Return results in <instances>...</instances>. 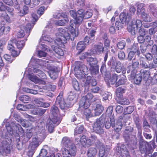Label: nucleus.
I'll list each match as a JSON object with an SVG mask.
<instances>
[{"mask_svg": "<svg viewBox=\"0 0 157 157\" xmlns=\"http://www.w3.org/2000/svg\"><path fill=\"white\" fill-rule=\"evenodd\" d=\"M94 48L95 51L97 54H101L104 51V48L102 43H100L98 44L95 45Z\"/></svg>", "mask_w": 157, "mask_h": 157, "instance_id": "nucleus-23", "label": "nucleus"}, {"mask_svg": "<svg viewBox=\"0 0 157 157\" xmlns=\"http://www.w3.org/2000/svg\"><path fill=\"white\" fill-rule=\"evenodd\" d=\"M40 124L41 125L40 128V142H42L46 137L45 133V124L44 122H40Z\"/></svg>", "mask_w": 157, "mask_h": 157, "instance_id": "nucleus-13", "label": "nucleus"}, {"mask_svg": "<svg viewBox=\"0 0 157 157\" xmlns=\"http://www.w3.org/2000/svg\"><path fill=\"white\" fill-rule=\"evenodd\" d=\"M29 12V10L28 7L26 6H24L23 10L19 11V14L20 16H23L28 14Z\"/></svg>", "mask_w": 157, "mask_h": 157, "instance_id": "nucleus-38", "label": "nucleus"}, {"mask_svg": "<svg viewBox=\"0 0 157 157\" xmlns=\"http://www.w3.org/2000/svg\"><path fill=\"white\" fill-rule=\"evenodd\" d=\"M48 73L50 78L53 79H56L58 77V73L54 69L50 70Z\"/></svg>", "mask_w": 157, "mask_h": 157, "instance_id": "nucleus-27", "label": "nucleus"}, {"mask_svg": "<svg viewBox=\"0 0 157 157\" xmlns=\"http://www.w3.org/2000/svg\"><path fill=\"white\" fill-rule=\"evenodd\" d=\"M23 90L26 92L31 93L34 94H37V90L30 89L28 88H24L23 89Z\"/></svg>", "mask_w": 157, "mask_h": 157, "instance_id": "nucleus-56", "label": "nucleus"}, {"mask_svg": "<svg viewBox=\"0 0 157 157\" xmlns=\"http://www.w3.org/2000/svg\"><path fill=\"white\" fill-rule=\"evenodd\" d=\"M96 33V29H89L88 30V34L90 37V40L93 41L95 38V35Z\"/></svg>", "mask_w": 157, "mask_h": 157, "instance_id": "nucleus-33", "label": "nucleus"}, {"mask_svg": "<svg viewBox=\"0 0 157 157\" xmlns=\"http://www.w3.org/2000/svg\"><path fill=\"white\" fill-rule=\"evenodd\" d=\"M133 131V128L131 126H129L126 128L124 131L123 136L124 137H128L129 136V135L128 133L129 132H132Z\"/></svg>", "mask_w": 157, "mask_h": 157, "instance_id": "nucleus-35", "label": "nucleus"}, {"mask_svg": "<svg viewBox=\"0 0 157 157\" xmlns=\"http://www.w3.org/2000/svg\"><path fill=\"white\" fill-rule=\"evenodd\" d=\"M83 108L85 109L83 112L84 114L86 117H90L91 114V112L90 110L89 109H88V108Z\"/></svg>", "mask_w": 157, "mask_h": 157, "instance_id": "nucleus-63", "label": "nucleus"}, {"mask_svg": "<svg viewBox=\"0 0 157 157\" xmlns=\"http://www.w3.org/2000/svg\"><path fill=\"white\" fill-rule=\"evenodd\" d=\"M85 45L82 41H80L78 43L76 46L77 49L79 51L78 54H79L85 49L86 48Z\"/></svg>", "mask_w": 157, "mask_h": 157, "instance_id": "nucleus-29", "label": "nucleus"}, {"mask_svg": "<svg viewBox=\"0 0 157 157\" xmlns=\"http://www.w3.org/2000/svg\"><path fill=\"white\" fill-rule=\"evenodd\" d=\"M150 10L154 16L157 18V8L152 6H150Z\"/></svg>", "mask_w": 157, "mask_h": 157, "instance_id": "nucleus-50", "label": "nucleus"}, {"mask_svg": "<svg viewBox=\"0 0 157 157\" xmlns=\"http://www.w3.org/2000/svg\"><path fill=\"white\" fill-rule=\"evenodd\" d=\"M10 28L9 26H2L0 29V33L2 34L4 33V34H7L10 31Z\"/></svg>", "mask_w": 157, "mask_h": 157, "instance_id": "nucleus-47", "label": "nucleus"}, {"mask_svg": "<svg viewBox=\"0 0 157 157\" xmlns=\"http://www.w3.org/2000/svg\"><path fill=\"white\" fill-rule=\"evenodd\" d=\"M13 41L15 44L17 46V48L18 49H21L25 46V40H20L17 41L15 39H13Z\"/></svg>", "mask_w": 157, "mask_h": 157, "instance_id": "nucleus-26", "label": "nucleus"}, {"mask_svg": "<svg viewBox=\"0 0 157 157\" xmlns=\"http://www.w3.org/2000/svg\"><path fill=\"white\" fill-rule=\"evenodd\" d=\"M87 60L90 66L97 65L98 60L96 58L90 57L87 58Z\"/></svg>", "mask_w": 157, "mask_h": 157, "instance_id": "nucleus-37", "label": "nucleus"}, {"mask_svg": "<svg viewBox=\"0 0 157 157\" xmlns=\"http://www.w3.org/2000/svg\"><path fill=\"white\" fill-rule=\"evenodd\" d=\"M122 68V64L119 61L116 65L114 69H115L117 73H120L121 71Z\"/></svg>", "mask_w": 157, "mask_h": 157, "instance_id": "nucleus-49", "label": "nucleus"}, {"mask_svg": "<svg viewBox=\"0 0 157 157\" xmlns=\"http://www.w3.org/2000/svg\"><path fill=\"white\" fill-rule=\"evenodd\" d=\"M103 127V126L101 125L100 124L95 122L94 123V126L93 129L95 133L99 135H101L104 133Z\"/></svg>", "mask_w": 157, "mask_h": 157, "instance_id": "nucleus-12", "label": "nucleus"}, {"mask_svg": "<svg viewBox=\"0 0 157 157\" xmlns=\"http://www.w3.org/2000/svg\"><path fill=\"white\" fill-rule=\"evenodd\" d=\"M134 110V108L133 106H129L124 109V113L125 114H128L131 113Z\"/></svg>", "mask_w": 157, "mask_h": 157, "instance_id": "nucleus-45", "label": "nucleus"}, {"mask_svg": "<svg viewBox=\"0 0 157 157\" xmlns=\"http://www.w3.org/2000/svg\"><path fill=\"white\" fill-rule=\"evenodd\" d=\"M14 127L18 130V132L20 133L21 135H23L24 133V130L20 124H15Z\"/></svg>", "mask_w": 157, "mask_h": 157, "instance_id": "nucleus-58", "label": "nucleus"}, {"mask_svg": "<svg viewBox=\"0 0 157 157\" xmlns=\"http://www.w3.org/2000/svg\"><path fill=\"white\" fill-rule=\"evenodd\" d=\"M125 89L122 87L117 88L116 90V98H121L123 97V94L125 92Z\"/></svg>", "mask_w": 157, "mask_h": 157, "instance_id": "nucleus-22", "label": "nucleus"}, {"mask_svg": "<svg viewBox=\"0 0 157 157\" xmlns=\"http://www.w3.org/2000/svg\"><path fill=\"white\" fill-rule=\"evenodd\" d=\"M29 79L31 81L35 83L38 82L39 81L38 77L34 75H30L29 76Z\"/></svg>", "mask_w": 157, "mask_h": 157, "instance_id": "nucleus-57", "label": "nucleus"}, {"mask_svg": "<svg viewBox=\"0 0 157 157\" xmlns=\"http://www.w3.org/2000/svg\"><path fill=\"white\" fill-rule=\"evenodd\" d=\"M30 98L28 96L24 95L21 96L19 98V100L21 101L24 103L28 101H29Z\"/></svg>", "mask_w": 157, "mask_h": 157, "instance_id": "nucleus-55", "label": "nucleus"}, {"mask_svg": "<svg viewBox=\"0 0 157 157\" xmlns=\"http://www.w3.org/2000/svg\"><path fill=\"white\" fill-rule=\"evenodd\" d=\"M113 107L112 105H110L109 106L106 111V113L109 115L108 116H109V115H111L113 112Z\"/></svg>", "mask_w": 157, "mask_h": 157, "instance_id": "nucleus-60", "label": "nucleus"}, {"mask_svg": "<svg viewBox=\"0 0 157 157\" xmlns=\"http://www.w3.org/2000/svg\"><path fill=\"white\" fill-rule=\"evenodd\" d=\"M72 85L74 89L76 90H79L80 87L79 84L76 79H75L72 81Z\"/></svg>", "mask_w": 157, "mask_h": 157, "instance_id": "nucleus-54", "label": "nucleus"}, {"mask_svg": "<svg viewBox=\"0 0 157 157\" xmlns=\"http://www.w3.org/2000/svg\"><path fill=\"white\" fill-rule=\"evenodd\" d=\"M78 15H80L77 19V23H82L84 18L85 19H88L90 18L92 15V13L90 10H87L85 11L84 10L81 9L78 10Z\"/></svg>", "mask_w": 157, "mask_h": 157, "instance_id": "nucleus-8", "label": "nucleus"}, {"mask_svg": "<svg viewBox=\"0 0 157 157\" xmlns=\"http://www.w3.org/2000/svg\"><path fill=\"white\" fill-rule=\"evenodd\" d=\"M75 141L77 142V144H78L79 145H81L83 147H86V141H87V139L86 136L85 135H82L79 140L78 138H75Z\"/></svg>", "mask_w": 157, "mask_h": 157, "instance_id": "nucleus-18", "label": "nucleus"}, {"mask_svg": "<svg viewBox=\"0 0 157 157\" xmlns=\"http://www.w3.org/2000/svg\"><path fill=\"white\" fill-rule=\"evenodd\" d=\"M102 38L104 41V46L105 47H109L110 45V40L108 39L107 34L105 33Z\"/></svg>", "mask_w": 157, "mask_h": 157, "instance_id": "nucleus-39", "label": "nucleus"}, {"mask_svg": "<svg viewBox=\"0 0 157 157\" xmlns=\"http://www.w3.org/2000/svg\"><path fill=\"white\" fill-rule=\"evenodd\" d=\"M63 92L62 91L59 93V95L56 98V103L59 105V107L61 109H64L67 108V106L63 98Z\"/></svg>", "mask_w": 157, "mask_h": 157, "instance_id": "nucleus-9", "label": "nucleus"}, {"mask_svg": "<svg viewBox=\"0 0 157 157\" xmlns=\"http://www.w3.org/2000/svg\"><path fill=\"white\" fill-rule=\"evenodd\" d=\"M69 21L68 19H66L64 20H59L55 23V24L58 26H63L65 24L67 23Z\"/></svg>", "mask_w": 157, "mask_h": 157, "instance_id": "nucleus-44", "label": "nucleus"}, {"mask_svg": "<svg viewBox=\"0 0 157 157\" xmlns=\"http://www.w3.org/2000/svg\"><path fill=\"white\" fill-rule=\"evenodd\" d=\"M139 149L142 153L146 152L148 154H151L148 149L149 144L148 143L144 140L143 139L140 140L139 141Z\"/></svg>", "mask_w": 157, "mask_h": 157, "instance_id": "nucleus-10", "label": "nucleus"}, {"mask_svg": "<svg viewBox=\"0 0 157 157\" xmlns=\"http://www.w3.org/2000/svg\"><path fill=\"white\" fill-rule=\"evenodd\" d=\"M97 151L94 147H90L87 152V157H94L96 155Z\"/></svg>", "mask_w": 157, "mask_h": 157, "instance_id": "nucleus-24", "label": "nucleus"}, {"mask_svg": "<svg viewBox=\"0 0 157 157\" xmlns=\"http://www.w3.org/2000/svg\"><path fill=\"white\" fill-rule=\"evenodd\" d=\"M7 132L5 134V138L3 139L1 142L2 148L1 151L0 150V157L2 156H5L7 154L10 153V143L11 141V138L13 136H15L18 135L17 131L12 130L10 126H6Z\"/></svg>", "mask_w": 157, "mask_h": 157, "instance_id": "nucleus-2", "label": "nucleus"}, {"mask_svg": "<svg viewBox=\"0 0 157 157\" xmlns=\"http://www.w3.org/2000/svg\"><path fill=\"white\" fill-rule=\"evenodd\" d=\"M118 56L119 58L120 59L123 60L125 57V53L122 51H120L118 52Z\"/></svg>", "mask_w": 157, "mask_h": 157, "instance_id": "nucleus-59", "label": "nucleus"}, {"mask_svg": "<svg viewBox=\"0 0 157 157\" xmlns=\"http://www.w3.org/2000/svg\"><path fill=\"white\" fill-rule=\"evenodd\" d=\"M31 20L32 23H34L38 20V18L36 14L35 13L32 14Z\"/></svg>", "mask_w": 157, "mask_h": 157, "instance_id": "nucleus-61", "label": "nucleus"}, {"mask_svg": "<svg viewBox=\"0 0 157 157\" xmlns=\"http://www.w3.org/2000/svg\"><path fill=\"white\" fill-rule=\"evenodd\" d=\"M69 12L71 16L75 20L76 23L77 24L80 25V23H78L77 21V19L79 16V15H80L78 14V11L76 12V11L70 10L69 11Z\"/></svg>", "mask_w": 157, "mask_h": 157, "instance_id": "nucleus-36", "label": "nucleus"}, {"mask_svg": "<svg viewBox=\"0 0 157 157\" xmlns=\"http://www.w3.org/2000/svg\"><path fill=\"white\" fill-rule=\"evenodd\" d=\"M147 32V31H146L145 29L144 28H140L138 31V33L140 35L145 36Z\"/></svg>", "mask_w": 157, "mask_h": 157, "instance_id": "nucleus-62", "label": "nucleus"}, {"mask_svg": "<svg viewBox=\"0 0 157 157\" xmlns=\"http://www.w3.org/2000/svg\"><path fill=\"white\" fill-rule=\"evenodd\" d=\"M75 73V76L77 77H79L81 75V71L79 66H75L74 69Z\"/></svg>", "mask_w": 157, "mask_h": 157, "instance_id": "nucleus-48", "label": "nucleus"}, {"mask_svg": "<svg viewBox=\"0 0 157 157\" xmlns=\"http://www.w3.org/2000/svg\"><path fill=\"white\" fill-rule=\"evenodd\" d=\"M117 75L115 73H113L112 74L109 80L107 78H105L104 79L105 81L107 83V84H108L109 85L111 84L113 85L115 84L117 82Z\"/></svg>", "mask_w": 157, "mask_h": 157, "instance_id": "nucleus-14", "label": "nucleus"}, {"mask_svg": "<svg viewBox=\"0 0 157 157\" xmlns=\"http://www.w3.org/2000/svg\"><path fill=\"white\" fill-rule=\"evenodd\" d=\"M130 79H133L134 83L139 85L141 84L142 79V75L140 74L136 75V73L132 71L130 75Z\"/></svg>", "mask_w": 157, "mask_h": 157, "instance_id": "nucleus-11", "label": "nucleus"}, {"mask_svg": "<svg viewBox=\"0 0 157 157\" xmlns=\"http://www.w3.org/2000/svg\"><path fill=\"white\" fill-rule=\"evenodd\" d=\"M62 143L64 147L62 149L63 155V157H71L75 155L76 148L73 141L68 137H64Z\"/></svg>", "mask_w": 157, "mask_h": 157, "instance_id": "nucleus-4", "label": "nucleus"}, {"mask_svg": "<svg viewBox=\"0 0 157 157\" xmlns=\"http://www.w3.org/2000/svg\"><path fill=\"white\" fill-rule=\"evenodd\" d=\"M131 49L132 51L135 53H136L137 54L138 56H139L140 54L138 44L137 43L134 44L132 45Z\"/></svg>", "mask_w": 157, "mask_h": 157, "instance_id": "nucleus-41", "label": "nucleus"}, {"mask_svg": "<svg viewBox=\"0 0 157 157\" xmlns=\"http://www.w3.org/2000/svg\"><path fill=\"white\" fill-rule=\"evenodd\" d=\"M53 50L58 56H61L64 55L63 51L60 48L57 47H55L54 48Z\"/></svg>", "mask_w": 157, "mask_h": 157, "instance_id": "nucleus-43", "label": "nucleus"}, {"mask_svg": "<svg viewBox=\"0 0 157 157\" xmlns=\"http://www.w3.org/2000/svg\"><path fill=\"white\" fill-rule=\"evenodd\" d=\"M58 31L61 34L60 38H58L55 40V42L57 44V45L62 47V45L67 42V38L69 36V34L66 31L65 29L62 28L58 29Z\"/></svg>", "mask_w": 157, "mask_h": 157, "instance_id": "nucleus-6", "label": "nucleus"}, {"mask_svg": "<svg viewBox=\"0 0 157 157\" xmlns=\"http://www.w3.org/2000/svg\"><path fill=\"white\" fill-rule=\"evenodd\" d=\"M95 144L97 147L99 148V156L102 157L105 155H108L110 150V148L109 146L107 145L105 146L99 140L96 141Z\"/></svg>", "mask_w": 157, "mask_h": 157, "instance_id": "nucleus-7", "label": "nucleus"}, {"mask_svg": "<svg viewBox=\"0 0 157 157\" xmlns=\"http://www.w3.org/2000/svg\"><path fill=\"white\" fill-rule=\"evenodd\" d=\"M83 129L84 126L83 125H80L77 126L74 130V135L75 136L82 133L83 131Z\"/></svg>", "mask_w": 157, "mask_h": 157, "instance_id": "nucleus-30", "label": "nucleus"}, {"mask_svg": "<svg viewBox=\"0 0 157 157\" xmlns=\"http://www.w3.org/2000/svg\"><path fill=\"white\" fill-rule=\"evenodd\" d=\"M117 103L121 105H128L129 104V101L128 99L126 98H116Z\"/></svg>", "mask_w": 157, "mask_h": 157, "instance_id": "nucleus-31", "label": "nucleus"}, {"mask_svg": "<svg viewBox=\"0 0 157 157\" xmlns=\"http://www.w3.org/2000/svg\"><path fill=\"white\" fill-rule=\"evenodd\" d=\"M6 4L12 6H13L16 9H19L20 8V5L18 3L17 0H2Z\"/></svg>", "mask_w": 157, "mask_h": 157, "instance_id": "nucleus-17", "label": "nucleus"}, {"mask_svg": "<svg viewBox=\"0 0 157 157\" xmlns=\"http://www.w3.org/2000/svg\"><path fill=\"white\" fill-rule=\"evenodd\" d=\"M122 126V122L120 120H118L116 124H115V128L114 129L116 132H118L121 130Z\"/></svg>", "mask_w": 157, "mask_h": 157, "instance_id": "nucleus-34", "label": "nucleus"}, {"mask_svg": "<svg viewBox=\"0 0 157 157\" xmlns=\"http://www.w3.org/2000/svg\"><path fill=\"white\" fill-rule=\"evenodd\" d=\"M119 76L121 78L115 84V86L116 87L120 85L124 84L127 80L126 77L124 75H120Z\"/></svg>", "mask_w": 157, "mask_h": 157, "instance_id": "nucleus-19", "label": "nucleus"}, {"mask_svg": "<svg viewBox=\"0 0 157 157\" xmlns=\"http://www.w3.org/2000/svg\"><path fill=\"white\" fill-rule=\"evenodd\" d=\"M104 109V107L101 105L97 104L96 105V108L94 109L95 115L99 116L102 113Z\"/></svg>", "mask_w": 157, "mask_h": 157, "instance_id": "nucleus-21", "label": "nucleus"}, {"mask_svg": "<svg viewBox=\"0 0 157 157\" xmlns=\"http://www.w3.org/2000/svg\"><path fill=\"white\" fill-rule=\"evenodd\" d=\"M86 83L89 86H94L97 84V82L95 79L92 78L90 76H87L86 77Z\"/></svg>", "mask_w": 157, "mask_h": 157, "instance_id": "nucleus-20", "label": "nucleus"}, {"mask_svg": "<svg viewBox=\"0 0 157 157\" xmlns=\"http://www.w3.org/2000/svg\"><path fill=\"white\" fill-rule=\"evenodd\" d=\"M34 24L35 23H32V24L29 23L26 25L25 27V30L26 33H28V35L29 34L30 30L32 29Z\"/></svg>", "mask_w": 157, "mask_h": 157, "instance_id": "nucleus-46", "label": "nucleus"}, {"mask_svg": "<svg viewBox=\"0 0 157 157\" xmlns=\"http://www.w3.org/2000/svg\"><path fill=\"white\" fill-rule=\"evenodd\" d=\"M119 61L114 56H112L108 63V65L111 67V68H114V67L117 63Z\"/></svg>", "mask_w": 157, "mask_h": 157, "instance_id": "nucleus-25", "label": "nucleus"}, {"mask_svg": "<svg viewBox=\"0 0 157 157\" xmlns=\"http://www.w3.org/2000/svg\"><path fill=\"white\" fill-rule=\"evenodd\" d=\"M94 97L93 95L90 93H88L86 95L82 97L79 101V107L88 108L90 105V102L95 101L93 99Z\"/></svg>", "mask_w": 157, "mask_h": 157, "instance_id": "nucleus-5", "label": "nucleus"}, {"mask_svg": "<svg viewBox=\"0 0 157 157\" xmlns=\"http://www.w3.org/2000/svg\"><path fill=\"white\" fill-rule=\"evenodd\" d=\"M149 146H148V149H149V151L151 152V153H152L153 149L151 145L154 147L155 148V141L154 140H152L151 141L149 142L148 143Z\"/></svg>", "mask_w": 157, "mask_h": 157, "instance_id": "nucleus-52", "label": "nucleus"}, {"mask_svg": "<svg viewBox=\"0 0 157 157\" xmlns=\"http://www.w3.org/2000/svg\"><path fill=\"white\" fill-rule=\"evenodd\" d=\"M47 147L46 146H44V148L41 149L40 151V157H45L47 154V150L45 148Z\"/></svg>", "mask_w": 157, "mask_h": 157, "instance_id": "nucleus-51", "label": "nucleus"}, {"mask_svg": "<svg viewBox=\"0 0 157 157\" xmlns=\"http://www.w3.org/2000/svg\"><path fill=\"white\" fill-rule=\"evenodd\" d=\"M109 116H107L105 114H103L96 120L95 122L104 126L106 121L107 120H108L109 119Z\"/></svg>", "mask_w": 157, "mask_h": 157, "instance_id": "nucleus-16", "label": "nucleus"}, {"mask_svg": "<svg viewBox=\"0 0 157 157\" xmlns=\"http://www.w3.org/2000/svg\"><path fill=\"white\" fill-rule=\"evenodd\" d=\"M140 72L143 74V76L144 79L147 80L149 77L150 73L149 71L144 69H141Z\"/></svg>", "mask_w": 157, "mask_h": 157, "instance_id": "nucleus-42", "label": "nucleus"}, {"mask_svg": "<svg viewBox=\"0 0 157 157\" xmlns=\"http://www.w3.org/2000/svg\"><path fill=\"white\" fill-rule=\"evenodd\" d=\"M89 70L92 74L96 75L99 72V66L98 65L90 66Z\"/></svg>", "mask_w": 157, "mask_h": 157, "instance_id": "nucleus-32", "label": "nucleus"}, {"mask_svg": "<svg viewBox=\"0 0 157 157\" xmlns=\"http://www.w3.org/2000/svg\"><path fill=\"white\" fill-rule=\"evenodd\" d=\"M14 42L13 41V40H10L8 43L7 48L10 51H11L12 50H13V49H14V48L12 44Z\"/></svg>", "mask_w": 157, "mask_h": 157, "instance_id": "nucleus-64", "label": "nucleus"}, {"mask_svg": "<svg viewBox=\"0 0 157 157\" xmlns=\"http://www.w3.org/2000/svg\"><path fill=\"white\" fill-rule=\"evenodd\" d=\"M134 121L137 129L138 130H140L141 128V122L140 121V119L139 117H135L134 119Z\"/></svg>", "mask_w": 157, "mask_h": 157, "instance_id": "nucleus-40", "label": "nucleus"}, {"mask_svg": "<svg viewBox=\"0 0 157 157\" xmlns=\"http://www.w3.org/2000/svg\"><path fill=\"white\" fill-rule=\"evenodd\" d=\"M113 119H111V118L109 117V119L108 120L106 121L104 125H105V127L106 129H109L111 125L112 128L115 127V123L113 120Z\"/></svg>", "mask_w": 157, "mask_h": 157, "instance_id": "nucleus-28", "label": "nucleus"}, {"mask_svg": "<svg viewBox=\"0 0 157 157\" xmlns=\"http://www.w3.org/2000/svg\"><path fill=\"white\" fill-rule=\"evenodd\" d=\"M145 9L143 8L140 10V12L141 13L142 18L144 21L151 22L152 21V19L148 14L145 12Z\"/></svg>", "mask_w": 157, "mask_h": 157, "instance_id": "nucleus-15", "label": "nucleus"}, {"mask_svg": "<svg viewBox=\"0 0 157 157\" xmlns=\"http://www.w3.org/2000/svg\"><path fill=\"white\" fill-rule=\"evenodd\" d=\"M126 43L124 40L118 42L117 44V47L120 49H122L125 47Z\"/></svg>", "mask_w": 157, "mask_h": 157, "instance_id": "nucleus-53", "label": "nucleus"}, {"mask_svg": "<svg viewBox=\"0 0 157 157\" xmlns=\"http://www.w3.org/2000/svg\"><path fill=\"white\" fill-rule=\"evenodd\" d=\"M136 9L134 7H131L129 9V11L126 15V13L124 12H121L120 15V18L123 24L125 23L131 27V30L137 29L142 25L141 21L139 20L133 19L132 20V16L135 14Z\"/></svg>", "mask_w": 157, "mask_h": 157, "instance_id": "nucleus-1", "label": "nucleus"}, {"mask_svg": "<svg viewBox=\"0 0 157 157\" xmlns=\"http://www.w3.org/2000/svg\"><path fill=\"white\" fill-rule=\"evenodd\" d=\"M50 112L51 117L47 124V127L48 132L52 133L54 132L55 127L61 122L62 118L58 117V115L59 114V111L58 107L55 105L51 107Z\"/></svg>", "mask_w": 157, "mask_h": 157, "instance_id": "nucleus-3", "label": "nucleus"}]
</instances>
